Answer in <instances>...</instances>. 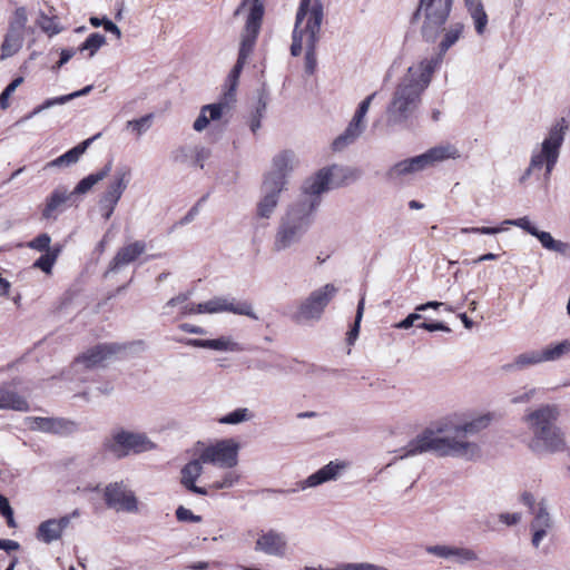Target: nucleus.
<instances>
[{
    "mask_svg": "<svg viewBox=\"0 0 570 570\" xmlns=\"http://www.w3.org/2000/svg\"><path fill=\"white\" fill-rule=\"evenodd\" d=\"M98 137H100V134H97L94 137L83 140L82 142H80L76 147L71 148L63 155H61L58 158L50 161L47 166L48 167H59V166H63V165L69 166V165L76 164L79 160V158L85 154L87 148L91 145V142L95 139H97Z\"/></svg>",
    "mask_w": 570,
    "mask_h": 570,
    "instance_id": "31",
    "label": "nucleus"
},
{
    "mask_svg": "<svg viewBox=\"0 0 570 570\" xmlns=\"http://www.w3.org/2000/svg\"><path fill=\"white\" fill-rule=\"evenodd\" d=\"M459 157V150L453 145H440L419 156L396 163L386 175L390 179H400L420 173L438 163Z\"/></svg>",
    "mask_w": 570,
    "mask_h": 570,
    "instance_id": "7",
    "label": "nucleus"
},
{
    "mask_svg": "<svg viewBox=\"0 0 570 570\" xmlns=\"http://www.w3.org/2000/svg\"><path fill=\"white\" fill-rule=\"evenodd\" d=\"M23 42V33L10 30L4 37L3 43L1 46V59L9 58L17 53L22 47Z\"/></svg>",
    "mask_w": 570,
    "mask_h": 570,
    "instance_id": "36",
    "label": "nucleus"
},
{
    "mask_svg": "<svg viewBox=\"0 0 570 570\" xmlns=\"http://www.w3.org/2000/svg\"><path fill=\"white\" fill-rule=\"evenodd\" d=\"M155 446V443L146 434L126 430L115 431L105 442L106 450L118 459L130 453L147 452Z\"/></svg>",
    "mask_w": 570,
    "mask_h": 570,
    "instance_id": "11",
    "label": "nucleus"
},
{
    "mask_svg": "<svg viewBox=\"0 0 570 570\" xmlns=\"http://www.w3.org/2000/svg\"><path fill=\"white\" fill-rule=\"evenodd\" d=\"M417 327L424 328V330L430 331V332H434V331L450 332L451 331L445 324H443L441 322H438V323H420L417 325Z\"/></svg>",
    "mask_w": 570,
    "mask_h": 570,
    "instance_id": "62",
    "label": "nucleus"
},
{
    "mask_svg": "<svg viewBox=\"0 0 570 570\" xmlns=\"http://www.w3.org/2000/svg\"><path fill=\"white\" fill-rule=\"evenodd\" d=\"M248 58L238 55V59L226 79V91L218 102L205 105L200 108V112L194 121L193 128L197 132L204 131L212 121H219L227 115L235 100V91L238 85L239 75Z\"/></svg>",
    "mask_w": 570,
    "mask_h": 570,
    "instance_id": "6",
    "label": "nucleus"
},
{
    "mask_svg": "<svg viewBox=\"0 0 570 570\" xmlns=\"http://www.w3.org/2000/svg\"><path fill=\"white\" fill-rule=\"evenodd\" d=\"M254 550L267 557L283 559L289 550L288 538L286 533L274 528L261 530L257 533Z\"/></svg>",
    "mask_w": 570,
    "mask_h": 570,
    "instance_id": "15",
    "label": "nucleus"
},
{
    "mask_svg": "<svg viewBox=\"0 0 570 570\" xmlns=\"http://www.w3.org/2000/svg\"><path fill=\"white\" fill-rule=\"evenodd\" d=\"M567 129L568 125L563 118L550 128L541 146L532 151L525 176H529L534 170L541 169L543 165L546 166L547 175L549 176L551 174L557 164Z\"/></svg>",
    "mask_w": 570,
    "mask_h": 570,
    "instance_id": "8",
    "label": "nucleus"
},
{
    "mask_svg": "<svg viewBox=\"0 0 570 570\" xmlns=\"http://www.w3.org/2000/svg\"><path fill=\"white\" fill-rule=\"evenodd\" d=\"M249 6V13L242 35L240 48L238 52V55L243 56V58H249L253 51L264 14V4Z\"/></svg>",
    "mask_w": 570,
    "mask_h": 570,
    "instance_id": "18",
    "label": "nucleus"
},
{
    "mask_svg": "<svg viewBox=\"0 0 570 570\" xmlns=\"http://www.w3.org/2000/svg\"><path fill=\"white\" fill-rule=\"evenodd\" d=\"M51 238L48 234L43 233L38 235L36 238L30 240L28 243V247L31 249H36L39 252H48L51 250L52 247L50 246Z\"/></svg>",
    "mask_w": 570,
    "mask_h": 570,
    "instance_id": "49",
    "label": "nucleus"
},
{
    "mask_svg": "<svg viewBox=\"0 0 570 570\" xmlns=\"http://www.w3.org/2000/svg\"><path fill=\"white\" fill-rule=\"evenodd\" d=\"M295 165V155L289 150H283L274 156L271 170L265 176L264 183L275 188L286 186V177L293 170Z\"/></svg>",
    "mask_w": 570,
    "mask_h": 570,
    "instance_id": "19",
    "label": "nucleus"
},
{
    "mask_svg": "<svg viewBox=\"0 0 570 570\" xmlns=\"http://www.w3.org/2000/svg\"><path fill=\"white\" fill-rule=\"evenodd\" d=\"M104 501L107 508L129 514L140 512V502L134 490L124 482L116 481L107 484L104 489Z\"/></svg>",
    "mask_w": 570,
    "mask_h": 570,
    "instance_id": "12",
    "label": "nucleus"
},
{
    "mask_svg": "<svg viewBox=\"0 0 570 570\" xmlns=\"http://www.w3.org/2000/svg\"><path fill=\"white\" fill-rule=\"evenodd\" d=\"M104 28L106 31L115 35L117 39L121 38L120 29L111 20L104 18Z\"/></svg>",
    "mask_w": 570,
    "mask_h": 570,
    "instance_id": "64",
    "label": "nucleus"
},
{
    "mask_svg": "<svg viewBox=\"0 0 570 570\" xmlns=\"http://www.w3.org/2000/svg\"><path fill=\"white\" fill-rule=\"evenodd\" d=\"M541 350L543 363L556 362L570 354V341L563 340L546 345Z\"/></svg>",
    "mask_w": 570,
    "mask_h": 570,
    "instance_id": "34",
    "label": "nucleus"
},
{
    "mask_svg": "<svg viewBox=\"0 0 570 570\" xmlns=\"http://www.w3.org/2000/svg\"><path fill=\"white\" fill-rule=\"evenodd\" d=\"M503 229L500 227H462L460 232L462 234H482V235H495L501 233Z\"/></svg>",
    "mask_w": 570,
    "mask_h": 570,
    "instance_id": "56",
    "label": "nucleus"
},
{
    "mask_svg": "<svg viewBox=\"0 0 570 570\" xmlns=\"http://www.w3.org/2000/svg\"><path fill=\"white\" fill-rule=\"evenodd\" d=\"M253 414L246 407L236 409L233 412L222 416L218 422L220 424H239L252 420Z\"/></svg>",
    "mask_w": 570,
    "mask_h": 570,
    "instance_id": "40",
    "label": "nucleus"
},
{
    "mask_svg": "<svg viewBox=\"0 0 570 570\" xmlns=\"http://www.w3.org/2000/svg\"><path fill=\"white\" fill-rule=\"evenodd\" d=\"M422 318V315L419 313L409 314L403 321L396 323L394 325L395 328L399 330H407L414 325V323Z\"/></svg>",
    "mask_w": 570,
    "mask_h": 570,
    "instance_id": "59",
    "label": "nucleus"
},
{
    "mask_svg": "<svg viewBox=\"0 0 570 570\" xmlns=\"http://www.w3.org/2000/svg\"><path fill=\"white\" fill-rule=\"evenodd\" d=\"M366 121H361L352 117L345 130L338 135L332 142L333 151H342L354 144L364 132Z\"/></svg>",
    "mask_w": 570,
    "mask_h": 570,
    "instance_id": "24",
    "label": "nucleus"
},
{
    "mask_svg": "<svg viewBox=\"0 0 570 570\" xmlns=\"http://www.w3.org/2000/svg\"><path fill=\"white\" fill-rule=\"evenodd\" d=\"M375 95L376 94L373 92L360 102L353 118L361 120V121H366L365 117H366V114L371 107L372 100L374 99Z\"/></svg>",
    "mask_w": 570,
    "mask_h": 570,
    "instance_id": "54",
    "label": "nucleus"
},
{
    "mask_svg": "<svg viewBox=\"0 0 570 570\" xmlns=\"http://www.w3.org/2000/svg\"><path fill=\"white\" fill-rule=\"evenodd\" d=\"M92 90V86L91 85H88L86 86L85 88L78 90V91H73L69 95H65V96H60V97H55V98H49L47 100H45L41 105L37 106L29 115H27L24 118L26 119H31L32 117H35L36 115L42 112L43 110L46 109H49L51 107H55V106H58V105H63V104H67L69 101H71L72 99L75 98H78V97H82V96H86L88 95L90 91Z\"/></svg>",
    "mask_w": 570,
    "mask_h": 570,
    "instance_id": "32",
    "label": "nucleus"
},
{
    "mask_svg": "<svg viewBox=\"0 0 570 570\" xmlns=\"http://www.w3.org/2000/svg\"><path fill=\"white\" fill-rule=\"evenodd\" d=\"M464 30L465 24L461 21H454L446 28L443 26V30L441 31L443 36L439 43V53L433 57H441L442 61L445 52L463 37Z\"/></svg>",
    "mask_w": 570,
    "mask_h": 570,
    "instance_id": "29",
    "label": "nucleus"
},
{
    "mask_svg": "<svg viewBox=\"0 0 570 570\" xmlns=\"http://www.w3.org/2000/svg\"><path fill=\"white\" fill-rule=\"evenodd\" d=\"M553 528V519L548 511V507L546 501H540L534 511L533 519L530 523V529L532 532L531 543L534 548H539L543 538L551 531Z\"/></svg>",
    "mask_w": 570,
    "mask_h": 570,
    "instance_id": "21",
    "label": "nucleus"
},
{
    "mask_svg": "<svg viewBox=\"0 0 570 570\" xmlns=\"http://www.w3.org/2000/svg\"><path fill=\"white\" fill-rule=\"evenodd\" d=\"M28 21L27 11L23 7L17 8L10 23V30L22 32Z\"/></svg>",
    "mask_w": 570,
    "mask_h": 570,
    "instance_id": "46",
    "label": "nucleus"
},
{
    "mask_svg": "<svg viewBox=\"0 0 570 570\" xmlns=\"http://www.w3.org/2000/svg\"><path fill=\"white\" fill-rule=\"evenodd\" d=\"M112 169V161L109 160L105 164L102 168H100L97 173L90 174L87 177L82 178L75 189L71 193V195H82L88 193L96 184L104 180L111 171Z\"/></svg>",
    "mask_w": 570,
    "mask_h": 570,
    "instance_id": "33",
    "label": "nucleus"
},
{
    "mask_svg": "<svg viewBox=\"0 0 570 570\" xmlns=\"http://www.w3.org/2000/svg\"><path fill=\"white\" fill-rule=\"evenodd\" d=\"M452 558H455L460 563L471 562L479 559L478 553L474 550L459 547L453 548Z\"/></svg>",
    "mask_w": 570,
    "mask_h": 570,
    "instance_id": "50",
    "label": "nucleus"
},
{
    "mask_svg": "<svg viewBox=\"0 0 570 570\" xmlns=\"http://www.w3.org/2000/svg\"><path fill=\"white\" fill-rule=\"evenodd\" d=\"M188 298H189V294H179V295L170 298L166 303L165 308L168 309V308L178 306L179 311H180L181 306L188 301Z\"/></svg>",
    "mask_w": 570,
    "mask_h": 570,
    "instance_id": "61",
    "label": "nucleus"
},
{
    "mask_svg": "<svg viewBox=\"0 0 570 570\" xmlns=\"http://www.w3.org/2000/svg\"><path fill=\"white\" fill-rule=\"evenodd\" d=\"M503 224L517 226L532 236L537 235L538 232V228L534 225H532V223L527 216L517 219H507L503 222Z\"/></svg>",
    "mask_w": 570,
    "mask_h": 570,
    "instance_id": "51",
    "label": "nucleus"
},
{
    "mask_svg": "<svg viewBox=\"0 0 570 570\" xmlns=\"http://www.w3.org/2000/svg\"><path fill=\"white\" fill-rule=\"evenodd\" d=\"M337 293L338 288L331 283L315 288L299 302L291 316L292 320L297 324L318 322Z\"/></svg>",
    "mask_w": 570,
    "mask_h": 570,
    "instance_id": "9",
    "label": "nucleus"
},
{
    "mask_svg": "<svg viewBox=\"0 0 570 570\" xmlns=\"http://www.w3.org/2000/svg\"><path fill=\"white\" fill-rule=\"evenodd\" d=\"M131 176V168L127 165L118 166L115 169L99 202L100 207L106 210L104 215L106 219H109L112 215L118 202L130 184Z\"/></svg>",
    "mask_w": 570,
    "mask_h": 570,
    "instance_id": "14",
    "label": "nucleus"
},
{
    "mask_svg": "<svg viewBox=\"0 0 570 570\" xmlns=\"http://www.w3.org/2000/svg\"><path fill=\"white\" fill-rule=\"evenodd\" d=\"M303 49L306 50L305 70L308 73H313L316 67L315 46H312L311 48L308 46H303Z\"/></svg>",
    "mask_w": 570,
    "mask_h": 570,
    "instance_id": "57",
    "label": "nucleus"
},
{
    "mask_svg": "<svg viewBox=\"0 0 570 570\" xmlns=\"http://www.w3.org/2000/svg\"><path fill=\"white\" fill-rule=\"evenodd\" d=\"M347 463L343 461H331L322 466L306 479L297 482V489L305 491L307 489L317 488L324 483L336 481L346 471Z\"/></svg>",
    "mask_w": 570,
    "mask_h": 570,
    "instance_id": "20",
    "label": "nucleus"
},
{
    "mask_svg": "<svg viewBox=\"0 0 570 570\" xmlns=\"http://www.w3.org/2000/svg\"><path fill=\"white\" fill-rule=\"evenodd\" d=\"M61 249V245L52 246L51 250L46 252L33 263V267L41 269L46 274H50Z\"/></svg>",
    "mask_w": 570,
    "mask_h": 570,
    "instance_id": "37",
    "label": "nucleus"
},
{
    "mask_svg": "<svg viewBox=\"0 0 570 570\" xmlns=\"http://www.w3.org/2000/svg\"><path fill=\"white\" fill-rule=\"evenodd\" d=\"M176 518L180 522H200L202 517L194 514L189 509L180 505L176 510Z\"/></svg>",
    "mask_w": 570,
    "mask_h": 570,
    "instance_id": "55",
    "label": "nucleus"
},
{
    "mask_svg": "<svg viewBox=\"0 0 570 570\" xmlns=\"http://www.w3.org/2000/svg\"><path fill=\"white\" fill-rule=\"evenodd\" d=\"M106 43L105 36L100 33H91L80 46V51H89V57H94L96 52Z\"/></svg>",
    "mask_w": 570,
    "mask_h": 570,
    "instance_id": "41",
    "label": "nucleus"
},
{
    "mask_svg": "<svg viewBox=\"0 0 570 570\" xmlns=\"http://www.w3.org/2000/svg\"><path fill=\"white\" fill-rule=\"evenodd\" d=\"M538 394L533 386H524L511 394L510 402L514 405L530 403Z\"/></svg>",
    "mask_w": 570,
    "mask_h": 570,
    "instance_id": "42",
    "label": "nucleus"
},
{
    "mask_svg": "<svg viewBox=\"0 0 570 570\" xmlns=\"http://www.w3.org/2000/svg\"><path fill=\"white\" fill-rule=\"evenodd\" d=\"M115 352V348L110 345H97L78 356L73 366L77 370L101 366Z\"/></svg>",
    "mask_w": 570,
    "mask_h": 570,
    "instance_id": "22",
    "label": "nucleus"
},
{
    "mask_svg": "<svg viewBox=\"0 0 570 570\" xmlns=\"http://www.w3.org/2000/svg\"><path fill=\"white\" fill-rule=\"evenodd\" d=\"M441 57H424L410 66L396 85L386 108V122L397 126L406 122L421 104V96L429 87Z\"/></svg>",
    "mask_w": 570,
    "mask_h": 570,
    "instance_id": "3",
    "label": "nucleus"
},
{
    "mask_svg": "<svg viewBox=\"0 0 570 570\" xmlns=\"http://www.w3.org/2000/svg\"><path fill=\"white\" fill-rule=\"evenodd\" d=\"M264 108L265 106H263L262 109H257V112L249 120V128L254 134L261 128V118Z\"/></svg>",
    "mask_w": 570,
    "mask_h": 570,
    "instance_id": "63",
    "label": "nucleus"
},
{
    "mask_svg": "<svg viewBox=\"0 0 570 570\" xmlns=\"http://www.w3.org/2000/svg\"><path fill=\"white\" fill-rule=\"evenodd\" d=\"M28 420L32 430L51 433L52 417H30Z\"/></svg>",
    "mask_w": 570,
    "mask_h": 570,
    "instance_id": "53",
    "label": "nucleus"
},
{
    "mask_svg": "<svg viewBox=\"0 0 570 570\" xmlns=\"http://www.w3.org/2000/svg\"><path fill=\"white\" fill-rule=\"evenodd\" d=\"M470 14L476 35L483 36L487 31L489 17L481 0H463Z\"/></svg>",
    "mask_w": 570,
    "mask_h": 570,
    "instance_id": "30",
    "label": "nucleus"
},
{
    "mask_svg": "<svg viewBox=\"0 0 570 570\" xmlns=\"http://www.w3.org/2000/svg\"><path fill=\"white\" fill-rule=\"evenodd\" d=\"M224 312L248 316L255 321L258 320L253 305L246 301H237L225 296H215L207 302L198 304V313L200 314H217Z\"/></svg>",
    "mask_w": 570,
    "mask_h": 570,
    "instance_id": "16",
    "label": "nucleus"
},
{
    "mask_svg": "<svg viewBox=\"0 0 570 570\" xmlns=\"http://www.w3.org/2000/svg\"><path fill=\"white\" fill-rule=\"evenodd\" d=\"M146 250L144 242H134L121 247L110 263V271H117L120 267L128 265L136 261Z\"/></svg>",
    "mask_w": 570,
    "mask_h": 570,
    "instance_id": "26",
    "label": "nucleus"
},
{
    "mask_svg": "<svg viewBox=\"0 0 570 570\" xmlns=\"http://www.w3.org/2000/svg\"><path fill=\"white\" fill-rule=\"evenodd\" d=\"M452 546L436 544L426 548V552L442 559H451L453 557Z\"/></svg>",
    "mask_w": 570,
    "mask_h": 570,
    "instance_id": "52",
    "label": "nucleus"
},
{
    "mask_svg": "<svg viewBox=\"0 0 570 570\" xmlns=\"http://www.w3.org/2000/svg\"><path fill=\"white\" fill-rule=\"evenodd\" d=\"M351 177V170L340 165L320 169L304 184V197L288 206L276 228L272 250L281 254L295 250L313 222L318 206L317 196L342 186Z\"/></svg>",
    "mask_w": 570,
    "mask_h": 570,
    "instance_id": "1",
    "label": "nucleus"
},
{
    "mask_svg": "<svg viewBox=\"0 0 570 570\" xmlns=\"http://www.w3.org/2000/svg\"><path fill=\"white\" fill-rule=\"evenodd\" d=\"M284 190V188H275L274 186H268V184H263V197L257 204V215L261 218L269 219L277 205L279 194Z\"/></svg>",
    "mask_w": 570,
    "mask_h": 570,
    "instance_id": "27",
    "label": "nucleus"
},
{
    "mask_svg": "<svg viewBox=\"0 0 570 570\" xmlns=\"http://www.w3.org/2000/svg\"><path fill=\"white\" fill-rule=\"evenodd\" d=\"M76 430V424L66 419L52 417L51 433H71Z\"/></svg>",
    "mask_w": 570,
    "mask_h": 570,
    "instance_id": "48",
    "label": "nucleus"
},
{
    "mask_svg": "<svg viewBox=\"0 0 570 570\" xmlns=\"http://www.w3.org/2000/svg\"><path fill=\"white\" fill-rule=\"evenodd\" d=\"M72 195L65 187L56 188L47 198L42 217L45 219H56L58 214L62 212L63 206L71 199Z\"/></svg>",
    "mask_w": 570,
    "mask_h": 570,
    "instance_id": "25",
    "label": "nucleus"
},
{
    "mask_svg": "<svg viewBox=\"0 0 570 570\" xmlns=\"http://www.w3.org/2000/svg\"><path fill=\"white\" fill-rule=\"evenodd\" d=\"M203 464L205 463L203 462V460H200V454H198L197 459L191 460L187 464H185L180 472V482L190 492L200 495H207L208 491L206 488L196 485V480L203 473Z\"/></svg>",
    "mask_w": 570,
    "mask_h": 570,
    "instance_id": "23",
    "label": "nucleus"
},
{
    "mask_svg": "<svg viewBox=\"0 0 570 570\" xmlns=\"http://www.w3.org/2000/svg\"><path fill=\"white\" fill-rule=\"evenodd\" d=\"M534 237L539 239L542 247L559 254H566L570 247L569 244L554 239L549 232H542L538 229Z\"/></svg>",
    "mask_w": 570,
    "mask_h": 570,
    "instance_id": "38",
    "label": "nucleus"
},
{
    "mask_svg": "<svg viewBox=\"0 0 570 570\" xmlns=\"http://www.w3.org/2000/svg\"><path fill=\"white\" fill-rule=\"evenodd\" d=\"M239 449V443L234 439L219 440L202 449L200 460L220 469H233L238 464Z\"/></svg>",
    "mask_w": 570,
    "mask_h": 570,
    "instance_id": "13",
    "label": "nucleus"
},
{
    "mask_svg": "<svg viewBox=\"0 0 570 570\" xmlns=\"http://www.w3.org/2000/svg\"><path fill=\"white\" fill-rule=\"evenodd\" d=\"M499 520L505 525H514L521 521V513H501L499 514Z\"/></svg>",
    "mask_w": 570,
    "mask_h": 570,
    "instance_id": "60",
    "label": "nucleus"
},
{
    "mask_svg": "<svg viewBox=\"0 0 570 570\" xmlns=\"http://www.w3.org/2000/svg\"><path fill=\"white\" fill-rule=\"evenodd\" d=\"M453 0H420L416 14L423 18L421 33L426 41L434 42L449 19Z\"/></svg>",
    "mask_w": 570,
    "mask_h": 570,
    "instance_id": "10",
    "label": "nucleus"
},
{
    "mask_svg": "<svg viewBox=\"0 0 570 570\" xmlns=\"http://www.w3.org/2000/svg\"><path fill=\"white\" fill-rule=\"evenodd\" d=\"M23 82L22 77H18L12 80L0 95V108L6 110L9 107V97L16 91V89Z\"/></svg>",
    "mask_w": 570,
    "mask_h": 570,
    "instance_id": "47",
    "label": "nucleus"
},
{
    "mask_svg": "<svg viewBox=\"0 0 570 570\" xmlns=\"http://www.w3.org/2000/svg\"><path fill=\"white\" fill-rule=\"evenodd\" d=\"M229 471L226 472L220 480H217V481H214L212 484H210V488L212 489H215V490H222V489H229V488H233L235 484L238 483L239 481V474L236 473L235 471H232L230 469H228Z\"/></svg>",
    "mask_w": 570,
    "mask_h": 570,
    "instance_id": "44",
    "label": "nucleus"
},
{
    "mask_svg": "<svg viewBox=\"0 0 570 570\" xmlns=\"http://www.w3.org/2000/svg\"><path fill=\"white\" fill-rule=\"evenodd\" d=\"M492 420V414L483 413L463 422H440L409 442L400 458L433 452L439 456L473 459L480 454V446L470 438L485 430Z\"/></svg>",
    "mask_w": 570,
    "mask_h": 570,
    "instance_id": "2",
    "label": "nucleus"
},
{
    "mask_svg": "<svg viewBox=\"0 0 570 570\" xmlns=\"http://www.w3.org/2000/svg\"><path fill=\"white\" fill-rule=\"evenodd\" d=\"M0 410L26 412L29 410L27 401L14 392L0 390Z\"/></svg>",
    "mask_w": 570,
    "mask_h": 570,
    "instance_id": "35",
    "label": "nucleus"
},
{
    "mask_svg": "<svg viewBox=\"0 0 570 570\" xmlns=\"http://www.w3.org/2000/svg\"><path fill=\"white\" fill-rule=\"evenodd\" d=\"M153 115H146L139 119L128 120L127 129H131L137 136L145 134L151 126Z\"/></svg>",
    "mask_w": 570,
    "mask_h": 570,
    "instance_id": "43",
    "label": "nucleus"
},
{
    "mask_svg": "<svg viewBox=\"0 0 570 570\" xmlns=\"http://www.w3.org/2000/svg\"><path fill=\"white\" fill-rule=\"evenodd\" d=\"M207 348L220 352H239L240 345L230 337L220 336L218 338L207 340Z\"/></svg>",
    "mask_w": 570,
    "mask_h": 570,
    "instance_id": "39",
    "label": "nucleus"
},
{
    "mask_svg": "<svg viewBox=\"0 0 570 570\" xmlns=\"http://www.w3.org/2000/svg\"><path fill=\"white\" fill-rule=\"evenodd\" d=\"M324 20V7L321 0H301L293 30L291 53L299 56L303 46H316Z\"/></svg>",
    "mask_w": 570,
    "mask_h": 570,
    "instance_id": "5",
    "label": "nucleus"
},
{
    "mask_svg": "<svg viewBox=\"0 0 570 570\" xmlns=\"http://www.w3.org/2000/svg\"><path fill=\"white\" fill-rule=\"evenodd\" d=\"M80 510L75 509L70 513L60 518H51L42 521L36 531V538L38 541L50 544L62 538L63 531L69 527L71 520L80 517Z\"/></svg>",
    "mask_w": 570,
    "mask_h": 570,
    "instance_id": "17",
    "label": "nucleus"
},
{
    "mask_svg": "<svg viewBox=\"0 0 570 570\" xmlns=\"http://www.w3.org/2000/svg\"><path fill=\"white\" fill-rule=\"evenodd\" d=\"M543 363L541 350H530L518 354L510 363L502 366V371L512 373L523 371Z\"/></svg>",
    "mask_w": 570,
    "mask_h": 570,
    "instance_id": "28",
    "label": "nucleus"
},
{
    "mask_svg": "<svg viewBox=\"0 0 570 570\" xmlns=\"http://www.w3.org/2000/svg\"><path fill=\"white\" fill-rule=\"evenodd\" d=\"M0 513L7 518L9 527L14 525L13 511L10 507L8 499L0 494Z\"/></svg>",
    "mask_w": 570,
    "mask_h": 570,
    "instance_id": "58",
    "label": "nucleus"
},
{
    "mask_svg": "<svg viewBox=\"0 0 570 570\" xmlns=\"http://www.w3.org/2000/svg\"><path fill=\"white\" fill-rule=\"evenodd\" d=\"M38 24L41 28V30L48 33L49 36L58 35L61 31V28L59 27L57 20L43 13L40 14Z\"/></svg>",
    "mask_w": 570,
    "mask_h": 570,
    "instance_id": "45",
    "label": "nucleus"
},
{
    "mask_svg": "<svg viewBox=\"0 0 570 570\" xmlns=\"http://www.w3.org/2000/svg\"><path fill=\"white\" fill-rule=\"evenodd\" d=\"M560 409L556 404H541L529 409L522 416L530 438L527 448L535 455H550L568 449L566 432L558 425Z\"/></svg>",
    "mask_w": 570,
    "mask_h": 570,
    "instance_id": "4",
    "label": "nucleus"
}]
</instances>
